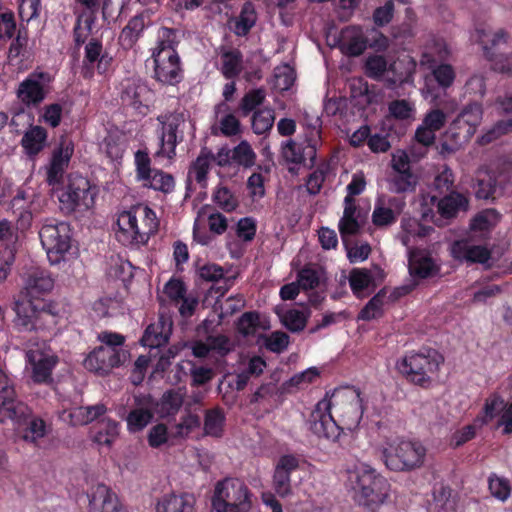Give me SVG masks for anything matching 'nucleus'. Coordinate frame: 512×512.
I'll return each instance as SVG.
<instances>
[{"label":"nucleus","mask_w":512,"mask_h":512,"mask_svg":"<svg viewBox=\"0 0 512 512\" xmlns=\"http://www.w3.org/2000/svg\"><path fill=\"white\" fill-rule=\"evenodd\" d=\"M417 183L418 178L412 171L394 172L388 178V189L396 194L414 192Z\"/></svg>","instance_id":"39"},{"label":"nucleus","mask_w":512,"mask_h":512,"mask_svg":"<svg viewBox=\"0 0 512 512\" xmlns=\"http://www.w3.org/2000/svg\"><path fill=\"white\" fill-rule=\"evenodd\" d=\"M257 21V13L254 4L246 1L241 8L238 19L235 23V33L238 36H246L254 27Z\"/></svg>","instance_id":"43"},{"label":"nucleus","mask_w":512,"mask_h":512,"mask_svg":"<svg viewBox=\"0 0 512 512\" xmlns=\"http://www.w3.org/2000/svg\"><path fill=\"white\" fill-rule=\"evenodd\" d=\"M98 11L80 10L73 28L74 43L77 47L85 44L93 32Z\"/></svg>","instance_id":"30"},{"label":"nucleus","mask_w":512,"mask_h":512,"mask_svg":"<svg viewBox=\"0 0 512 512\" xmlns=\"http://www.w3.org/2000/svg\"><path fill=\"white\" fill-rule=\"evenodd\" d=\"M201 427V418L198 414L186 411L185 414L180 418L179 423L176 424V436L185 438L188 437L192 432Z\"/></svg>","instance_id":"58"},{"label":"nucleus","mask_w":512,"mask_h":512,"mask_svg":"<svg viewBox=\"0 0 512 512\" xmlns=\"http://www.w3.org/2000/svg\"><path fill=\"white\" fill-rule=\"evenodd\" d=\"M55 280L52 273L41 267H32L22 277V287L17 297L30 300H48L46 296L53 290Z\"/></svg>","instance_id":"15"},{"label":"nucleus","mask_w":512,"mask_h":512,"mask_svg":"<svg viewBox=\"0 0 512 512\" xmlns=\"http://www.w3.org/2000/svg\"><path fill=\"white\" fill-rule=\"evenodd\" d=\"M178 31L174 28L161 27L158 31L157 45L153 49L152 55L178 54L177 47L179 39Z\"/></svg>","instance_id":"40"},{"label":"nucleus","mask_w":512,"mask_h":512,"mask_svg":"<svg viewBox=\"0 0 512 512\" xmlns=\"http://www.w3.org/2000/svg\"><path fill=\"white\" fill-rule=\"evenodd\" d=\"M353 489L358 503L374 511L388 497L390 484L387 479L369 465L359 466L355 472Z\"/></svg>","instance_id":"6"},{"label":"nucleus","mask_w":512,"mask_h":512,"mask_svg":"<svg viewBox=\"0 0 512 512\" xmlns=\"http://www.w3.org/2000/svg\"><path fill=\"white\" fill-rule=\"evenodd\" d=\"M26 358L32 368L31 379L34 383L49 384L52 382V371L58 363L56 356L46 355L39 351H29Z\"/></svg>","instance_id":"23"},{"label":"nucleus","mask_w":512,"mask_h":512,"mask_svg":"<svg viewBox=\"0 0 512 512\" xmlns=\"http://www.w3.org/2000/svg\"><path fill=\"white\" fill-rule=\"evenodd\" d=\"M345 207L343 216L339 221V232L341 236L344 238L346 236L356 235L360 231V224L355 217L357 206L355 204L354 198L350 196H346L344 199Z\"/></svg>","instance_id":"37"},{"label":"nucleus","mask_w":512,"mask_h":512,"mask_svg":"<svg viewBox=\"0 0 512 512\" xmlns=\"http://www.w3.org/2000/svg\"><path fill=\"white\" fill-rule=\"evenodd\" d=\"M30 414L27 416L22 422H16L12 419H7V421H11L14 424L22 425L27 424V428L25 430V434L23 435V439L27 442L36 443L38 439L43 438L47 433V425L46 422L40 417H31L32 410L29 408Z\"/></svg>","instance_id":"41"},{"label":"nucleus","mask_w":512,"mask_h":512,"mask_svg":"<svg viewBox=\"0 0 512 512\" xmlns=\"http://www.w3.org/2000/svg\"><path fill=\"white\" fill-rule=\"evenodd\" d=\"M226 415L223 408L216 406L206 409L204 413L203 435L221 438L224 435Z\"/></svg>","instance_id":"33"},{"label":"nucleus","mask_w":512,"mask_h":512,"mask_svg":"<svg viewBox=\"0 0 512 512\" xmlns=\"http://www.w3.org/2000/svg\"><path fill=\"white\" fill-rule=\"evenodd\" d=\"M274 112L272 110H258L252 115L251 124L255 134L261 135L269 131L274 124Z\"/></svg>","instance_id":"60"},{"label":"nucleus","mask_w":512,"mask_h":512,"mask_svg":"<svg viewBox=\"0 0 512 512\" xmlns=\"http://www.w3.org/2000/svg\"><path fill=\"white\" fill-rule=\"evenodd\" d=\"M259 323L260 318L258 312H245L236 323L237 331L244 336H252L256 333Z\"/></svg>","instance_id":"63"},{"label":"nucleus","mask_w":512,"mask_h":512,"mask_svg":"<svg viewBox=\"0 0 512 512\" xmlns=\"http://www.w3.org/2000/svg\"><path fill=\"white\" fill-rule=\"evenodd\" d=\"M98 11L80 10L73 28L74 43L77 47L85 44L93 32Z\"/></svg>","instance_id":"29"},{"label":"nucleus","mask_w":512,"mask_h":512,"mask_svg":"<svg viewBox=\"0 0 512 512\" xmlns=\"http://www.w3.org/2000/svg\"><path fill=\"white\" fill-rule=\"evenodd\" d=\"M117 240L124 246L146 245L157 233L159 221L156 213L147 205L138 204L121 212L117 219Z\"/></svg>","instance_id":"3"},{"label":"nucleus","mask_w":512,"mask_h":512,"mask_svg":"<svg viewBox=\"0 0 512 512\" xmlns=\"http://www.w3.org/2000/svg\"><path fill=\"white\" fill-rule=\"evenodd\" d=\"M504 404L503 399L498 395H492L485 401L482 414H479L475 418V423H479L481 426L488 424L492 421L502 409Z\"/></svg>","instance_id":"54"},{"label":"nucleus","mask_w":512,"mask_h":512,"mask_svg":"<svg viewBox=\"0 0 512 512\" xmlns=\"http://www.w3.org/2000/svg\"><path fill=\"white\" fill-rule=\"evenodd\" d=\"M468 204V199L463 194L451 191L438 201L437 210L442 218L452 219L460 211H466Z\"/></svg>","instance_id":"31"},{"label":"nucleus","mask_w":512,"mask_h":512,"mask_svg":"<svg viewBox=\"0 0 512 512\" xmlns=\"http://www.w3.org/2000/svg\"><path fill=\"white\" fill-rule=\"evenodd\" d=\"M321 142L320 132L312 131L311 135L302 141L293 139L281 143L280 155L286 164L303 166L313 169L317 164V147Z\"/></svg>","instance_id":"10"},{"label":"nucleus","mask_w":512,"mask_h":512,"mask_svg":"<svg viewBox=\"0 0 512 512\" xmlns=\"http://www.w3.org/2000/svg\"><path fill=\"white\" fill-rule=\"evenodd\" d=\"M119 99L123 107L146 116L154 100V91L140 77H130L121 82Z\"/></svg>","instance_id":"11"},{"label":"nucleus","mask_w":512,"mask_h":512,"mask_svg":"<svg viewBox=\"0 0 512 512\" xmlns=\"http://www.w3.org/2000/svg\"><path fill=\"white\" fill-rule=\"evenodd\" d=\"M252 507V493L239 478L228 477L217 482L212 497L214 512H248Z\"/></svg>","instance_id":"7"},{"label":"nucleus","mask_w":512,"mask_h":512,"mask_svg":"<svg viewBox=\"0 0 512 512\" xmlns=\"http://www.w3.org/2000/svg\"><path fill=\"white\" fill-rule=\"evenodd\" d=\"M430 70L433 80L440 89L445 91L453 86L456 79V71L451 64L433 61L430 64Z\"/></svg>","instance_id":"42"},{"label":"nucleus","mask_w":512,"mask_h":512,"mask_svg":"<svg viewBox=\"0 0 512 512\" xmlns=\"http://www.w3.org/2000/svg\"><path fill=\"white\" fill-rule=\"evenodd\" d=\"M309 317L310 312H304L298 309H288L281 316V322L290 332L299 333L305 329Z\"/></svg>","instance_id":"51"},{"label":"nucleus","mask_w":512,"mask_h":512,"mask_svg":"<svg viewBox=\"0 0 512 512\" xmlns=\"http://www.w3.org/2000/svg\"><path fill=\"white\" fill-rule=\"evenodd\" d=\"M512 131V118L497 121L479 139L481 145H487Z\"/></svg>","instance_id":"61"},{"label":"nucleus","mask_w":512,"mask_h":512,"mask_svg":"<svg viewBox=\"0 0 512 512\" xmlns=\"http://www.w3.org/2000/svg\"><path fill=\"white\" fill-rule=\"evenodd\" d=\"M427 449L418 439L396 438L388 440L382 449L385 466L395 472H411L421 468Z\"/></svg>","instance_id":"5"},{"label":"nucleus","mask_w":512,"mask_h":512,"mask_svg":"<svg viewBox=\"0 0 512 512\" xmlns=\"http://www.w3.org/2000/svg\"><path fill=\"white\" fill-rule=\"evenodd\" d=\"M134 164L136 180L141 183L149 180L155 168H152V161L146 149H139L134 153Z\"/></svg>","instance_id":"52"},{"label":"nucleus","mask_w":512,"mask_h":512,"mask_svg":"<svg viewBox=\"0 0 512 512\" xmlns=\"http://www.w3.org/2000/svg\"><path fill=\"white\" fill-rule=\"evenodd\" d=\"M231 150L233 163L244 168H250L255 164L256 154L247 141H241Z\"/></svg>","instance_id":"53"},{"label":"nucleus","mask_w":512,"mask_h":512,"mask_svg":"<svg viewBox=\"0 0 512 512\" xmlns=\"http://www.w3.org/2000/svg\"><path fill=\"white\" fill-rule=\"evenodd\" d=\"M337 46L345 56L358 57L367 49L368 39L360 26L349 25L341 29Z\"/></svg>","instance_id":"22"},{"label":"nucleus","mask_w":512,"mask_h":512,"mask_svg":"<svg viewBox=\"0 0 512 512\" xmlns=\"http://www.w3.org/2000/svg\"><path fill=\"white\" fill-rule=\"evenodd\" d=\"M88 497L91 512H127L118 495L105 484L93 486Z\"/></svg>","instance_id":"21"},{"label":"nucleus","mask_w":512,"mask_h":512,"mask_svg":"<svg viewBox=\"0 0 512 512\" xmlns=\"http://www.w3.org/2000/svg\"><path fill=\"white\" fill-rule=\"evenodd\" d=\"M47 137L48 132L44 127L31 125L21 139V146L25 154L29 157L38 155L44 149Z\"/></svg>","instance_id":"27"},{"label":"nucleus","mask_w":512,"mask_h":512,"mask_svg":"<svg viewBox=\"0 0 512 512\" xmlns=\"http://www.w3.org/2000/svg\"><path fill=\"white\" fill-rule=\"evenodd\" d=\"M146 28L145 16L138 14L132 17L119 35V44L125 50L132 49Z\"/></svg>","instance_id":"32"},{"label":"nucleus","mask_w":512,"mask_h":512,"mask_svg":"<svg viewBox=\"0 0 512 512\" xmlns=\"http://www.w3.org/2000/svg\"><path fill=\"white\" fill-rule=\"evenodd\" d=\"M142 185L146 188L168 194L174 190L175 180L171 174L155 169L150 175V179L142 182Z\"/></svg>","instance_id":"47"},{"label":"nucleus","mask_w":512,"mask_h":512,"mask_svg":"<svg viewBox=\"0 0 512 512\" xmlns=\"http://www.w3.org/2000/svg\"><path fill=\"white\" fill-rule=\"evenodd\" d=\"M220 71L225 79L233 80L243 71V54L237 48L225 50L220 55Z\"/></svg>","instance_id":"35"},{"label":"nucleus","mask_w":512,"mask_h":512,"mask_svg":"<svg viewBox=\"0 0 512 512\" xmlns=\"http://www.w3.org/2000/svg\"><path fill=\"white\" fill-rule=\"evenodd\" d=\"M54 79L52 73L36 68L19 83L18 100L28 108H37L50 94Z\"/></svg>","instance_id":"9"},{"label":"nucleus","mask_w":512,"mask_h":512,"mask_svg":"<svg viewBox=\"0 0 512 512\" xmlns=\"http://www.w3.org/2000/svg\"><path fill=\"white\" fill-rule=\"evenodd\" d=\"M320 373L316 367H310L303 372L293 375L288 381L283 383V389L290 392V388L304 389L313 383Z\"/></svg>","instance_id":"56"},{"label":"nucleus","mask_w":512,"mask_h":512,"mask_svg":"<svg viewBox=\"0 0 512 512\" xmlns=\"http://www.w3.org/2000/svg\"><path fill=\"white\" fill-rule=\"evenodd\" d=\"M452 256L460 261L470 263H486L490 257V250L482 245H473L467 240H457L451 246Z\"/></svg>","instance_id":"26"},{"label":"nucleus","mask_w":512,"mask_h":512,"mask_svg":"<svg viewBox=\"0 0 512 512\" xmlns=\"http://www.w3.org/2000/svg\"><path fill=\"white\" fill-rule=\"evenodd\" d=\"M156 120L159 123L156 129L159 148L154 156L174 160L177 155V146L184 141V113L178 111L166 112L158 115Z\"/></svg>","instance_id":"8"},{"label":"nucleus","mask_w":512,"mask_h":512,"mask_svg":"<svg viewBox=\"0 0 512 512\" xmlns=\"http://www.w3.org/2000/svg\"><path fill=\"white\" fill-rule=\"evenodd\" d=\"M386 297V288L378 291L361 309L357 319L363 321H370L380 317L383 313L382 307Z\"/></svg>","instance_id":"48"},{"label":"nucleus","mask_w":512,"mask_h":512,"mask_svg":"<svg viewBox=\"0 0 512 512\" xmlns=\"http://www.w3.org/2000/svg\"><path fill=\"white\" fill-rule=\"evenodd\" d=\"M325 276L324 269L314 263L305 264L298 272L296 281L304 291L315 290Z\"/></svg>","instance_id":"36"},{"label":"nucleus","mask_w":512,"mask_h":512,"mask_svg":"<svg viewBox=\"0 0 512 512\" xmlns=\"http://www.w3.org/2000/svg\"><path fill=\"white\" fill-rule=\"evenodd\" d=\"M62 208L67 212L86 211L94 205V193L90 182L83 176L70 177L66 189L59 196Z\"/></svg>","instance_id":"13"},{"label":"nucleus","mask_w":512,"mask_h":512,"mask_svg":"<svg viewBox=\"0 0 512 512\" xmlns=\"http://www.w3.org/2000/svg\"><path fill=\"white\" fill-rule=\"evenodd\" d=\"M98 11L80 10L73 28L74 43L77 47L85 44L93 32Z\"/></svg>","instance_id":"28"},{"label":"nucleus","mask_w":512,"mask_h":512,"mask_svg":"<svg viewBox=\"0 0 512 512\" xmlns=\"http://www.w3.org/2000/svg\"><path fill=\"white\" fill-rule=\"evenodd\" d=\"M331 171L328 161H321L315 170L307 176L306 190L308 194L315 196L320 193L323 184Z\"/></svg>","instance_id":"44"},{"label":"nucleus","mask_w":512,"mask_h":512,"mask_svg":"<svg viewBox=\"0 0 512 512\" xmlns=\"http://www.w3.org/2000/svg\"><path fill=\"white\" fill-rule=\"evenodd\" d=\"M154 78L163 85H176L183 79L179 54L152 55Z\"/></svg>","instance_id":"19"},{"label":"nucleus","mask_w":512,"mask_h":512,"mask_svg":"<svg viewBox=\"0 0 512 512\" xmlns=\"http://www.w3.org/2000/svg\"><path fill=\"white\" fill-rule=\"evenodd\" d=\"M489 490L495 498L506 501L511 493V486L507 479L492 474L488 479Z\"/></svg>","instance_id":"64"},{"label":"nucleus","mask_w":512,"mask_h":512,"mask_svg":"<svg viewBox=\"0 0 512 512\" xmlns=\"http://www.w3.org/2000/svg\"><path fill=\"white\" fill-rule=\"evenodd\" d=\"M266 98V92L264 88H255L249 90L239 104V108L243 116H248L256 107L263 104Z\"/></svg>","instance_id":"55"},{"label":"nucleus","mask_w":512,"mask_h":512,"mask_svg":"<svg viewBox=\"0 0 512 512\" xmlns=\"http://www.w3.org/2000/svg\"><path fill=\"white\" fill-rule=\"evenodd\" d=\"M15 314L13 328L19 333L50 331L59 323L60 309L54 300H30L15 296L12 302Z\"/></svg>","instance_id":"2"},{"label":"nucleus","mask_w":512,"mask_h":512,"mask_svg":"<svg viewBox=\"0 0 512 512\" xmlns=\"http://www.w3.org/2000/svg\"><path fill=\"white\" fill-rule=\"evenodd\" d=\"M438 271L433 259L429 256L411 258L409 261V272L413 277L426 279Z\"/></svg>","instance_id":"50"},{"label":"nucleus","mask_w":512,"mask_h":512,"mask_svg":"<svg viewBox=\"0 0 512 512\" xmlns=\"http://www.w3.org/2000/svg\"><path fill=\"white\" fill-rule=\"evenodd\" d=\"M483 116L482 104L473 101L465 105L451 122L448 133L455 142H467L475 134Z\"/></svg>","instance_id":"14"},{"label":"nucleus","mask_w":512,"mask_h":512,"mask_svg":"<svg viewBox=\"0 0 512 512\" xmlns=\"http://www.w3.org/2000/svg\"><path fill=\"white\" fill-rule=\"evenodd\" d=\"M119 434V423L113 419H103L98 424L94 442L99 445L111 446Z\"/></svg>","instance_id":"45"},{"label":"nucleus","mask_w":512,"mask_h":512,"mask_svg":"<svg viewBox=\"0 0 512 512\" xmlns=\"http://www.w3.org/2000/svg\"><path fill=\"white\" fill-rule=\"evenodd\" d=\"M501 214L495 209H485L477 213L471 220L470 229L473 231H490L500 221Z\"/></svg>","instance_id":"49"},{"label":"nucleus","mask_w":512,"mask_h":512,"mask_svg":"<svg viewBox=\"0 0 512 512\" xmlns=\"http://www.w3.org/2000/svg\"><path fill=\"white\" fill-rule=\"evenodd\" d=\"M213 152L207 147L200 150L197 158L191 163L189 167V176H194L195 181L201 186L207 183L208 174L211 168Z\"/></svg>","instance_id":"38"},{"label":"nucleus","mask_w":512,"mask_h":512,"mask_svg":"<svg viewBox=\"0 0 512 512\" xmlns=\"http://www.w3.org/2000/svg\"><path fill=\"white\" fill-rule=\"evenodd\" d=\"M444 363L443 355L436 349L423 347L419 351L406 352L396 363L399 373L410 383L428 388L432 376Z\"/></svg>","instance_id":"4"},{"label":"nucleus","mask_w":512,"mask_h":512,"mask_svg":"<svg viewBox=\"0 0 512 512\" xmlns=\"http://www.w3.org/2000/svg\"><path fill=\"white\" fill-rule=\"evenodd\" d=\"M360 392L352 389L335 390L321 399L310 414V430L318 437L336 441L341 432L355 430L362 419Z\"/></svg>","instance_id":"1"},{"label":"nucleus","mask_w":512,"mask_h":512,"mask_svg":"<svg viewBox=\"0 0 512 512\" xmlns=\"http://www.w3.org/2000/svg\"><path fill=\"white\" fill-rule=\"evenodd\" d=\"M299 468V459L293 454L282 455L275 466L273 474V489L280 497L292 493L291 474Z\"/></svg>","instance_id":"20"},{"label":"nucleus","mask_w":512,"mask_h":512,"mask_svg":"<svg viewBox=\"0 0 512 512\" xmlns=\"http://www.w3.org/2000/svg\"><path fill=\"white\" fill-rule=\"evenodd\" d=\"M39 237L52 264L59 263L71 248V229L66 222L45 223Z\"/></svg>","instance_id":"12"},{"label":"nucleus","mask_w":512,"mask_h":512,"mask_svg":"<svg viewBox=\"0 0 512 512\" xmlns=\"http://www.w3.org/2000/svg\"><path fill=\"white\" fill-rule=\"evenodd\" d=\"M488 35L482 33L479 36L480 43L483 45L485 57L492 62V68L500 73L512 75V54L511 55H498L495 53V49L501 43H506L507 33L500 29L492 35V38L486 40Z\"/></svg>","instance_id":"17"},{"label":"nucleus","mask_w":512,"mask_h":512,"mask_svg":"<svg viewBox=\"0 0 512 512\" xmlns=\"http://www.w3.org/2000/svg\"><path fill=\"white\" fill-rule=\"evenodd\" d=\"M16 30L14 12L10 9L0 11V42L11 40L15 36Z\"/></svg>","instance_id":"62"},{"label":"nucleus","mask_w":512,"mask_h":512,"mask_svg":"<svg viewBox=\"0 0 512 512\" xmlns=\"http://www.w3.org/2000/svg\"><path fill=\"white\" fill-rule=\"evenodd\" d=\"M183 404L182 395L173 389L166 391L158 403L160 417H170L178 413Z\"/></svg>","instance_id":"46"},{"label":"nucleus","mask_w":512,"mask_h":512,"mask_svg":"<svg viewBox=\"0 0 512 512\" xmlns=\"http://www.w3.org/2000/svg\"><path fill=\"white\" fill-rule=\"evenodd\" d=\"M83 364L91 372L101 376L106 375L122 364L121 351L111 347H96L87 355Z\"/></svg>","instance_id":"18"},{"label":"nucleus","mask_w":512,"mask_h":512,"mask_svg":"<svg viewBox=\"0 0 512 512\" xmlns=\"http://www.w3.org/2000/svg\"><path fill=\"white\" fill-rule=\"evenodd\" d=\"M74 153V143L71 139L62 137L59 144L52 152L50 163L47 167L46 181L51 186L63 183L66 169Z\"/></svg>","instance_id":"16"},{"label":"nucleus","mask_w":512,"mask_h":512,"mask_svg":"<svg viewBox=\"0 0 512 512\" xmlns=\"http://www.w3.org/2000/svg\"><path fill=\"white\" fill-rule=\"evenodd\" d=\"M196 274L202 281L218 282L224 277L223 268L215 263H203L201 260L195 262Z\"/></svg>","instance_id":"59"},{"label":"nucleus","mask_w":512,"mask_h":512,"mask_svg":"<svg viewBox=\"0 0 512 512\" xmlns=\"http://www.w3.org/2000/svg\"><path fill=\"white\" fill-rule=\"evenodd\" d=\"M373 282L370 271L354 268L349 275V285L354 295L359 296Z\"/></svg>","instance_id":"57"},{"label":"nucleus","mask_w":512,"mask_h":512,"mask_svg":"<svg viewBox=\"0 0 512 512\" xmlns=\"http://www.w3.org/2000/svg\"><path fill=\"white\" fill-rule=\"evenodd\" d=\"M196 499L187 492L162 495L155 506V512H195Z\"/></svg>","instance_id":"25"},{"label":"nucleus","mask_w":512,"mask_h":512,"mask_svg":"<svg viewBox=\"0 0 512 512\" xmlns=\"http://www.w3.org/2000/svg\"><path fill=\"white\" fill-rule=\"evenodd\" d=\"M170 336V327L166 329V323L163 318L158 322L148 325L140 339L143 346L149 348H159L165 345Z\"/></svg>","instance_id":"34"},{"label":"nucleus","mask_w":512,"mask_h":512,"mask_svg":"<svg viewBox=\"0 0 512 512\" xmlns=\"http://www.w3.org/2000/svg\"><path fill=\"white\" fill-rule=\"evenodd\" d=\"M135 403L137 406L129 411L125 419L130 433L142 431L154 417L151 397H136Z\"/></svg>","instance_id":"24"}]
</instances>
